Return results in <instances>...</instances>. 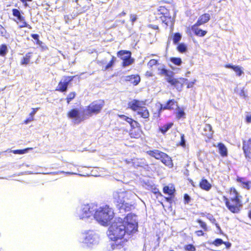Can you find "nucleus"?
<instances>
[{
  "instance_id": "774afa93",
  "label": "nucleus",
  "mask_w": 251,
  "mask_h": 251,
  "mask_svg": "<svg viewBox=\"0 0 251 251\" xmlns=\"http://www.w3.org/2000/svg\"><path fill=\"white\" fill-rule=\"evenodd\" d=\"M126 162L127 163H130V162H131L130 161H128V160H126Z\"/></svg>"
},
{
  "instance_id": "f3484780",
  "label": "nucleus",
  "mask_w": 251,
  "mask_h": 251,
  "mask_svg": "<svg viewBox=\"0 0 251 251\" xmlns=\"http://www.w3.org/2000/svg\"><path fill=\"white\" fill-rule=\"evenodd\" d=\"M125 80L130 81L134 85H137L140 81V77L138 75H131L125 77Z\"/></svg>"
},
{
  "instance_id": "2f4dec72",
  "label": "nucleus",
  "mask_w": 251,
  "mask_h": 251,
  "mask_svg": "<svg viewBox=\"0 0 251 251\" xmlns=\"http://www.w3.org/2000/svg\"><path fill=\"white\" fill-rule=\"evenodd\" d=\"M158 14H162L167 17L168 14V10L164 6H160L157 9Z\"/></svg>"
},
{
  "instance_id": "f8f14e48",
  "label": "nucleus",
  "mask_w": 251,
  "mask_h": 251,
  "mask_svg": "<svg viewBox=\"0 0 251 251\" xmlns=\"http://www.w3.org/2000/svg\"><path fill=\"white\" fill-rule=\"evenodd\" d=\"M145 102L134 100L128 103V106L134 111H138L145 106Z\"/></svg>"
},
{
  "instance_id": "c85d7f7f",
  "label": "nucleus",
  "mask_w": 251,
  "mask_h": 251,
  "mask_svg": "<svg viewBox=\"0 0 251 251\" xmlns=\"http://www.w3.org/2000/svg\"><path fill=\"white\" fill-rule=\"evenodd\" d=\"M118 116L123 120H124L127 123H128L131 126H134L133 125H132V124L133 122L135 123V122L132 119L130 118H129L125 115H119Z\"/></svg>"
},
{
  "instance_id": "6ab92c4d",
  "label": "nucleus",
  "mask_w": 251,
  "mask_h": 251,
  "mask_svg": "<svg viewBox=\"0 0 251 251\" xmlns=\"http://www.w3.org/2000/svg\"><path fill=\"white\" fill-rule=\"evenodd\" d=\"M230 197L228 199L231 201H238L241 200L240 198L241 197L239 194L237 192L236 190L234 188H231L230 191Z\"/></svg>"
},
{
  "instance_id": "7ed1b4c3",
  "label": "nucleus",
  "mask_w": 251,
  "mask_h": 251,
  "mask_svg": "<svg viewBox=\"0 0 251 251\" xmlns=\"http://www.w3.org/2000/svg\"><path fill=\"white\" fill-rule=\"evenodd\" d=\"M136 195L131 191H125L124 189H118L113 192V201L117 204L126 206L130 203L129 201L134 200Z\"/></svg>"
},
{
  "instance_id": "2eb2a0df",
  "label": "nucleus",
  "mask_w": 251,
  "mask_h": 251,
  "mask_svg": "<svg viewBox=\"0 0 251 251\" xmlns=\"http://www.w3.org/2000/svg\"><path fill=\"white\" fill-rule=\"evenodd\" d=\"M213 133L212 126L209 124H205L203 127L202 134L207 136L208 138H211Z\"/></svg>"
},
{
  "instance_id": "1a4fd4ad",
  "label": "nucleus",
  "mask_w": 251,
  "mask_h": 251,
  "mask_svg": "<svg viewBox=\"0 0 251 251\" xmlns=\"http://www.w3.org/2000/svg\"><path fill=\"white\" fill-rule=\"evenodd\" d=\"M223 200L225 201L226 206L227 207L228 209L232 213H238L242 207L241 200H229L228 199H227L225 196L223 197Z\"/></svg>"
},
{
  "instance_id": "4c0bfd02",
  "label": "nucleus",
  "mask_w": 251,
  "mask_h": 251,
  "mask_svg": "<svg viewBox=\"0 0 251 251\" xmlns=\"http://www.w3.org/2000/svg\"><path fill=\"white\" fill-rule=\"evenodd\" d=\"M133 62V59L131 58V57L128 58L127 59L123 60V66L124 67H126L131 65Z\"/></svg>"
},
{
  "instance_id": "f03ea898",
  "label": "nucleus",
  "mask_w": 251,
  "mask_h": 251,
  "mask_svg": "<svg viewBox=\"0 0 251 251\" xmlns=\"http://www.w3.org/2000/svg\"><path fill=\"white\" fill-rule=\"evenodd\" d=\"M114 212L107 205L99 207L97 205V210L94 214V219L101 226H107L114 217Z\"/></svg>"
},
{
  "instance_id": "052dcab7",
  "label": "nucleus",
  "mask_w": 251,
  "mask_h": 251,
  "mask_svg": "<svg viewBox=\"0 0 251 251\" xmlns=\"http://www.w3.org/2000/svg\"><path fill=\"white\" fill-rule=\"evenodd\" d=\"M36 112V110H35L34 109H33V111L32 112H31L30 114V117H33V116L34 115V114H35Z\"/></svg>"
},
{
  "instance_id": "e2e57ef3",
  "label": "nucleus",
  "mask_w": 251,
  "mask_h": 251,
  "mask_svg": "<svg viewBox=\"0 0 251 251\" xmlns=\"http://www.w3.org/2000/svg\"><path fill=\"white\" fill-rule=\"evenodd\" d=\"M4 29L3 27L2 26H1L0 25V32L2 33V30Z\"/></svg>"
},
{
  "instance_id": "4d7b16f0",
  "label": "nucleus",
  "mask_w": 251,
  "mask_h": 251,
  "mask_svg": "<svg viewBox=\"0 0 251 251\" xmlns=\"http://www.w3.org/2000/svg\"><path fill=\"white\" fill-rule=\"evenodd\" d=\"M32 37L37 41H38L39 35L38 34H32Z\"/></svg>"
},
{
  "instance_id": "5fc2aeb1",
  "label": "nucleus",
  "mask_w": 251,
  "mask_h": 251,
  "mask_svg": "<svg viewBox=\"0 0 251 251\" xmlns=\"http://www.w3.org/2000/svg\"><path fill=\"white\" fill-rule=\"evenodd\" d=\"M33 120V117H29V118H28L27 119H26L25 121V124H27L29 122L32 121Z\"/></svg>"
},
{
  "instance_id": "338daca9",
  "label": "nucleus",
  "mask_w": 251,
  "mask_h": 251,
  "mask_svg": "<svg viewBox=\"0 0 251 251\" xmlns=\"http://www.w3.org/2000/svg\"><path fill=\"white\" fill-rule=\"evenodd\" d=\"M216 227L218 228V229H220V226H219L218 225V224H216Z\"/></svg>"
},
{
  "instance_id": "bf43d9fd",
  "label": "nucleus",
  "mask_w": 251,
  "mask_h": 251,
  "mask_svg": "<svg viewBox=\"0 0 251 251\" xmlns=\"http://www.w3.org/2000/svg\"><path fill=\"white\" fill-rule=\"evenodd\" d=\"M224 244L226 245V248L227 249H229L231 246V244L229 242H224Z\"/></svg>"
},
{
  "instance_id": "b1692460",
  "label": "nucleus",
  "mask_w": 251,
  "mask_h": 251,
  "mask_svg": "<svg viewBox=\"0 0 251 251\" xmlns=\"http://www.w3.org/2000/svg\"><path fill=\"white\" fill-rule=\"evenodd\" d=\"M219 149L220 154L222 156H226L227 154V151L226 147L223 143H219L217 146Z\"/></svg>"
},
{
  "instance_id": "39448f33",
  "label": "nucleus",
  "mask_w": 251,
  "mask_h": 251,
  "mask_svg": "<svg viewBox=\"0 0 251 251\" xmlns=\"http://www.w3.org/2000/svg\"><path fill=\"white\" fill-rule=\"evenodd\" d=\"M81 242L88 247L98 244L99 242V236L94 231L89 230L83 233L81 235Z\"/></svg>"
},
{
  "instance_id": "680f3d73",
  "label": "nucleus",
  "mask_w": 251,
  "mask_h": 251,
  "mask_svg": "<svg viewBox=\"0 0 251 251\" xmlns=\"http://www.w3.org/2000/svg\"><path fill=\"white\" fill-rule=\"evenodd\" d=\"M126 15V13L124 11H123L120 14V16H125Z\"/></svg>"
},
{
  "instance_id": "a19ab883",
  "label": "nucleus",
  "mask_w": 251,
  "mask_h": 251,
  "mask_svg": "<svg viewBox=\"0 0 251 251\" xmlns=\"http://www.w3.org/2000/svg\"><path fill=\"white\" fill-rule=\"evenodd\" d=\"M198 223L200 224L201 227L203 228L205 231L207 230V225L206 223L201 220H198L197 221Z\"/></svg>"
},
{
  "instance_id": "20e7f679",
  "label": "nucleus",
  "mask_w": 251,
  "mask_h": 251,
  "mask_svg": "<svg viewBox=\"0 0 251 251\" xmlns=\"http://www.w3.org/2000/svg\"><path fill=\"white\" fill-rule=\"evenodd\" d=\"M97 210V205L94 203L82 205L77 208L76 211V216L80 219L88 218L94 214Z\"/></svg>"
},
{
  "instance_id": "a18cd8bd",
  "label": "nucleus",
  "mask_w": 251,
  "mask_h": 251,
  "mask_svg": "<svg viewBox=\"0 0 251 251\" xmlns=\"http://www.w3.org/2000/svg\"><path fill=\"white\" fill-rule=\"evenodd\" d=\"M224 242L221 239H216L213 242V244L216 246H219L223 244Z\"/></svg>"
},
{
  "instance_id": "c9c22d12",
  "label": "nucleus",
  "mask_w": 251,
  "mask_h": 251,
  "mask_svg": "<svg viewBox=\"0 0 251 251\" xmlns=\"http://www.w3.org/2000/svg\"><path fill=\"white\" fill-rule=\"evenodd\" d=\"M181 36L179 33H175L173 37V42L175 44H177L181 39Z\"/></svg>"
},
{
  "instance_id": "0eeeda50",
  "label": "nucleus",
  "mask_w": 251,
  "mask_h": 251,
  "mask_svg": "<svg viewBox=\"0 0 251 251\" xmlns=\"http://www.w3.org/2000/svg\"><path fill=\"white\" fill-rule=\"evenodd\" d=\"M160 74L166 75L165 79L166 81L171 85L175 87L177 89H181L183 83L186 80H187V79L185 78H180L178 79L174 78L171 75H170L168 71L165 69L161 70Z\"/></svg>"
},
{
  "instance_id": "603ef678",
  "label": "nucleus",
  "mask_w": 251,
  "mask_h": 251,
  "mask_svg": "<svg viewBox=\"0 0 251 251\" xmlns=\"http://www.w3.org/2000/svg\"><path fill=\"white\" fill-rule=\"evenodd\" d=\"M197 236H202L204 234V233L202 232V230H198L195 232Z\"/></svg>"
},
{
  "instance_id": "cd10ccee",
  "label": "nucleus",
  "mask_w": 251,
  "mask_h": 251,
  "mask_svg": "<svg viewBox=\"0 0 251 251\" xmlns=\"http://www.w3.org/2000/svg\"><path fill=\"white\" fill-rule=\"evenodd\" d=\"M12 13L13 16L17 18L19 22L25 19V17L21 14L20 11L17 9H13L12 10Z\"/></svg>"
},
{
  "instance_id": "6e6552de",
  "label": "nucleus",
  "mask_w": 251,
  "mask_h": 251,
  "mask_svg": "<svg viewBox=\"0 0 251 251\" xmlns=\"http://www.w3.org/2000/svg\"><path fill=\"white\" fill-rule=\"evenodd\" d=\"M104 105V101L103 100H99L92 102L85 111V114L87 116H91L93 114L99 113Z\"/></svg>"
},
{
  "instance_id": "423d86ee",
  "label": "nucleus",
  "mask_w": 251,
  "mask_h": 251,
  "mask_svg": "<svg viewBox=\"0 0 251 251\" xmlns=\"http://www.w3.org/2000/svg\"><path fill=\"white\" fill-rule=\"evenodd\" d=\"M147 153L157 159L161 160L163 163L170 168L173 166L171 158L165 153L159 150H155L153 151H147Z\"/></svg>"
},
{
  "instance_id": "a211bd4d",
  "label": "nucleus",
  "mask_w": 251,
  "mask_h": 251,
  "mask_svg": "<svg viewBox=\"0 0 251 251\" xmlns=\"http://www.w3.org/2000/svg\"><path fill=\"white\" fill-rule=\"evenodd\" d=\"M210 16L209 14L208 13H205V14H204L202 15H201L197 22L196 23V24H197V25H203L206 23H207L209 20H210Z\"/></svg>"
},
{
  "instance_id": "9b49d317",
  "label": "nucleus",
  "mask_w": 251,
  "mask_h": 251,
  "mask_svg": "<svg viewBox=\"0 0 251 251\" xmlns=\"http://www.w3.org/2000/svg\"><path fill=\"white\" fill-rule=\"evenodd\" d=\"M74 76H64L59 83L57 90L61 92H66L70 82L73 79Z\"/></svg>"
},
{
  "instance_id": "f257e3e1",
  "label": "nucleus",
  "mask_w": 251,
  "mask_h": 251,
  "mask_svg": "<svg viewBox=\"0 0 251 251\" xmlns=\"http://www.w3.org/2000/svg\"><path fill=\"white\" fill-rule=\"evenodd\" d=\"M137 230L136 216L132 214H128L124 218V221L119 218L109 227L107 235L109 238L116 242L118 240L122 241L123 237L126 233L130 234L135 232Z\"/></svg>"
},
{
  "instance_id": "393cba45",
  "label": "nucleus",
  "mask_w": 251,
  "mask_h": 251,
  "mask_svg": "<svg viewBox=\"0 0 251 251\" xmlns=\"http://www.w3.org/2000/svg\"><path fill=\"white\" fill-rule=\"evenodd\" d=\"M137 112L143 118H148L149 117V112L145 106L138 110Z\"/></svg>"
},
{
  "instance_id": "8fccbe9b",
  "label": "nucleus",
  "mask_w": 251,
  "mask_h": 251,
  "mask_svg": "<svg viewBox=\"0 0 251 251\" xmlns=\"http://www.w3.org/2000/svg\"><path fill=\"white\" fill-rule=\"evenodd\" d=\"M184 199L185 203H188L190 201V197L187 194L184 195Z\"/></svg>"
},
{
  "instance_id": "5701e85b",
  "label": "nucleus",
  "mask_w": 251,
  "mask_h": 251,
  "mask_svg": "<svg viewBox=\"0 0 251 251\" xmlns=\"http://www.w3.org/2000/svg\"><path fill=\"white\" fill-rule=\"evenodd\" d=\"M200 187L205 190L209 191L211 188V185L208 182L206 179H202L200 183Z\"/></svg>"
},
{
  "instance_id": "f704fd0d",
  "label": "nucleus",
  "mask_w": 251,
  "mask_h": 251,
  "mask_svg": "<svg viewBox=\"0 0 251 251\" xmlns=\"http://www.w3.org/2000/svg\"><path fill=\"white\" fill-rule=\"evenodd\" d=\"M32 150V148H27L25 150H14L12 151L15 154H25L28 151Z\"/></svg>"
},
{
  "instance_id": "c03bdc74",
  "label": "nucleus",
  "mask_w": 251,
  "mask_h": 251,
  "mask_svg": "<svg viewBox=\"0 0 251 251\" xmlns=\"http://www.w3.org/2000/svg\"><path fill=\"white\" fill-rule=\"evenodd\" d=\"M75 94L74 92H72L68 95V96L67 98L68 103H69L71 100H72L73 99H74V98L75 97Z\"/></svg>"
},
{
  "instance_id": "ea45409f",
  "label": "nucleus",
  "mask_w": 251,
  "mask_h": 251,
  "mask_svg": "<svg viewBox=\"0 0 251 251\" xmlns=\"http://www.w3.org/2000/svg\"><path fill=\"white\" fill-rule=\"evenodd\" d=\"M177 50L180 52H184L186 50V46L184 44H180L177 47Z\"/></svg>"
},
{
  "instance_id": "4468645a",
  "label": "nucleus",
  "mask_w": 251,
  "mask_h": 251,
  "mask_svg": "<svg viewBox=\"0 0 251 251\" xmlns=\"http://www.w3.org/2000/svg\"><path fill=\"white\" fill-rule=\"evenodd\" d=\"M177 106L176 102L174 100H170L168 101V102L165 104L162 105L161 104V107L159 110V112H160L162 110H165V109H169V110H172L174 109L175 107Z\"/></svg>"
},
{
  "instance_id": "09e8293b",
  "label": "nucleus",
  "mask_w": 251,
  "mask_h": 251,
  "mask_svg": "<svg viewBox=\"0 0 251 251\" xmlns=\"http://www.w3.org/2000/svg\"><path fill=\"white\" fill-rule=\"evenodd\" d=\"M19 22H20V25H19L20 28H23L25 26H28L27 24L25 21V19L23 20V21H20Z\"/></svg>"
},
{
  "instance_id": "6e6d98bb",
  "label": "nucleus",
  "mask_w": 251,
  "mask_h": 251,
  "mask_svg": "<svg viewBox=\"0 0 251 251\" xmlns=\"http://www.w3.org/2000/svg\"><path fill=\"white\" fill-rule=\"evenodd\" d=\"M246 121L248 123H251V115H249L247 116Z\"/></svg>"
},
{
  "instance_id": "58836bf2",
  "label": "nucleus",
  "mask_w": 251,
  "mask_h": 251,
  "mask_svg": "<svg viewBox=\"0 0 251 251\" xmlns=\"http://www.w3.org/2000/svg\"><path fill=\"white\" fill-rule=\"evenodd\" d=\"M171 61L172 63L176 65H180L182 62L181 59L180 58L173 57L171 58Z\"/></svg>"
},
{
  "instance_id": "de8ad7c7",
  "label": "nucleus",
  "mask_w": 251,
  "mask_h": 251,
  "mask_svg": "<svg viewBox=\"0 0 251 251\" xmlns=\"http://www.w3.org/2000/svg\"><path fill=\"white\" fill-rule=\"evenodd\" d=\"M157 62V61L155 59H151L148 63V65L149 67H151L153 66L156 65Z\"/></svg>"
},
{
  "instance_id": "3c124183",
  "label": "nucleus",
  "mask_w": 251,
  "mask_h": 251,
  "mask_svg": "<svg viewBox=\"0 0 251 251\" xmlns=\"http://www.w3.org/2000/svg\"><path fill=\"white\" fill-rule=\"evenodd\" d=\"M196 81V80L194 79L193 81L189 82L187 84V88H192Z\"/></svg>"
},
{
  "instance_id": "c756f323",
  "label": "nucleus",
  "mask_w": 251,
  "mask_h": 251,
  "mask_svg": "<svg viewBox=\"0 0 251 251\" xmlns=\"http://www.w3.org/2000/svg\"><path fill=\"white\" fill-rule=\"evenodd\" d=\"M173 124L172 123H168L160 128V130L163 134L165 133L173 126Z\"/></svg>"
},
{
  "instance_id": "13d9d810",
  "label": "nucleus",
  "mask_w": 251,
  "mask_h": 251,
  "mask_svg": "<svg viewBox=\"0 0 251 251\" xmlns=\"http://www.w3.org/2000/svg\"><path fill=\"white\" fill-rule=\"evenodd\" d=\"M181 145L182 146H184L185 145V141L184 139V135L181 136Z\"/></svg>"
},
{
  "instance_id": "864d4df0",
  "label": "nucleus",
  "mask_w": 251,
  "mask_h": 251,
  "mask_svg": "<svg viewBox=\"0 0 251 251\" xmlns=\"http://www.w3.org/2000/svg\"><path fill=\"white\" fill-rule=\"evenodd\" d=\"M239 95L241 97H243L244 98H246L247 96L244 89L241 90Z\"/></svg>"
},
{
  "instance_id": "49530a36",
  "label": "nucleus",
  "mask_w": 251,
  "mask_h": 251,
  "mask_svg": "<svg viewBox=\"0 0 251 251\" xmlns=\"http://www.w3.org/2000/svg\"><path fill=\"white\" fill-rule=\"evenodd\" d=\"M115 58L114 56H113L112 60L106 65V66L105 67V69L107 70V69L110 68V67H111L112 66V65H113V64H114V62H115Z\"/></svg>"
},
{
  "instance_id": "a878e982",
  "label": "nucleus",
  "mask_w": 251,
  "mask_h": 251,
  "mask_svg": "<svg viewBox=\"0 0 251 251\" xmlns=\"http://www.w3.org/2000/svg\"><path fill=\"white\" fill-rule=\"evenodd\" d=\"M237 181L241 183L242 187L247 189H249L251 187V182L245 181L243 178H238Z\"/></svg>"
},
{
  "instance_id": "69168bd1",
  "label": "nucleus",
  "mask_w": 251,
  "mask_h": 251,
  "mask_svg": "<svg viewBox=\"0 0 251 251\" xmlns=\"http://www.w3.org/2000/svg\"><path fill=\"white\" fill-rule=\"evenodd\" d=\"M27 25H28V26H26V27H28V28H29V29H31V26L30 25H29L28 24H27Z\"/></svg>"
},
{
  "instance_id": "72a5a7b5",
  "label": "nucleus",
  "mask_w": 251,
  "mask_h": 251,
  "mask_svg": "<svg viewBox=\"0 0 251 251\" xmlns=\"http://www.w3.org/2000/svg\"><path fill=\"white\" fill-rule=\"evenodd\" d=\"M67 174V175H77V174L75 173L64 172V171H58V172L47 173V174H51V175H59V174Z\"/></svg>"
},
{
  "instance_id": "37998d69",
  "label": "nucleus",
  "mask_w": 251,
  "mask_h": 251,
  "mask_svg": "<svg viewBox=\"0 0 251 251\" xmlns=\"http://www.w3.org/2000/svg\"><path fill=\"white\" fill-rule=\"evenodd\" d=\"M137 19V15L134 14H131L130 15V20L131 22L132 25H133Z\"/></svg>"
},
{
  "instance_id": "aec40b11",
  "label": "nucleus",
  "mask_w": 251,
  "mask_h": 251,
  "mask_svg": "<svg viewBox=\"0 0 251 251\" xmlns=\"http://www.w3.org/2000/svg\"><path fill=\"white\" fill-rule=\"evenodd\" d=\"M199 25H197V24H195L192 26L191 29L195 33L196 35L201 37L204 36L207 32L199 28L198 26Z\"/></svg>"
},
{
  "instance_id": "4be33fe9",
  "label": "nucleus",
  "mask_w": 251,
  "mask_h": 251,
  "mask_svg": "<svg viewBox=\"0 0 251 251\" xmlns=\"http://www.w3.org/2000/svg\"><path fill=\"white\" fill-rule=\"evenodd\" d=\"M118 56L123 60H126L131 57V53L126 50H121L118 52Z\"/></svg>"
},
{
  "instance_id": "ddd939ff",
  "label": "nucleus",
  "mask_w": 251,
  "mask_h": 251,
  "mask_svg": "<svg viewBox=\"0 0 251 251\" xmlns=\"http://www.w3.org/2000/svg\"><path fill=\"white\" fill-rule=\"evenodd\" d=\"M243 149L246 158H250L251 153V138L247 141L243 142Z\"/></svg>"
},
{
  "instance_id": "bb28decb",
  "label": "nucleus",
  "mask_w": 251,
  "mask_h": 251,
  "mask_svg": "<svg viewBox=\"0 0 251 251\" xmlns=\"http://www.w3.org/2000/svg\"><path fill=\"white\" fill-rule=\"evenodd\" d=\"M175 191V187L173 186H171L170 187L166 186L163 188V192L170 196L172 195L174 193Z\"/></svg>"
},
{
  "instance_id": "e433bc0d",
  "label": "nucleus",
  "mask_w": 251,
  "mask_h": 251,
  "mask_svg": "<svg viewBox=\"0 0 251 251\" xmlns=\"http://www.w3.org/2000/svg\"><path fill=\"white\" fill-rule=\"evenodd\" d=\"M185 115V112L184 111L180 108L178 109L177 112L176 113V117L178 119H180L181 118H184Z\"/></svg>"
},
{
  "instance_id": "412c9836",
  "label": "nucleus",
  "mask_w": 251,
  "mask_h": 251,
  "mask_svg": "<svg viewBox=\"0 0 251 251\" xmlns=\"http://www.w3.org/2000/svg\"><path fill=\"white\" fill-rule=\"evenodd\" d=\"M125 240L120 241L119 242H115V244H113L112 245L113 251H125L123 246Z\"/></svg>"
},
{
  "instance_id": "0e129e2a",
  "label": "nucleus",
  "mask_w": 251,
  "mask_h": 251,
  "mask_svg": "<svg viewBox=\"0 0 251 251\" xmlns=\"http://www.w3.org/2000/svg\"><path fill=\"white\" fill-rule=\"evenodd\" d=\"M249 217L250 219H251V211H250L249 213Z\"/></svg>"
},
{
  "instance_id": "7c9ffc66",
  "label": "nucleus",
  "mask_w": 251,
  "mask_h": 251,
  "mask_svg": "<svg viewBox=\"0 0 251 251\" xmlns=\"http://www.w3.org/2000/svg\"><path fill=\"white\" fill-rule=\"evenodd\" d=\"M30 59V53L25 54V56L21 60V64L22 65H27L29 63Z\"/></svg>"
},
{
  "instance_id": "79ce46f5",
  "label": "nucleus",
  "mask_w": 251,
  "mask_h": 251,
  "mask_svg": "<svg viewBox=\"0 0 251 251\" xmlns=\"http://www.w3.org/2000/svg\"><path fill=\"white\" fill-rule=\"evenodd\" d=\"M184 249L185 250L188 251H195L196 250L195 247L191 244L185 246Z\"/></svg>"
},
{
  "instance_id": "9d476101",
  "label": "nucleus",
  "mask_w": 251,
  "mask_h": 251,
  "mask_svg": "<svg viewBox=\"0 0 251 251\" xmlns=\"http://www.w3.org/2000/svg\"><path fill=\"white\" fill-rule=\"evenodd\" d=\"M68 116L73 120L74 124H79L84 120L86 117L84 115H81L79 110L77 109H74L68 113Z\"/></svg>"
},
{
  "instance_id": "dca6fc26",
  "label": "nucleus",
  "mask_w": 251,
  "mask_h": 251,
  "mask_svg": "<svg viewBox=\"0 0 251 251\" xmlns=\"http://www.w3.org/2000/svg\"><path fill=\"white\" fill-rule=\"evenodd\" d=\"M226 68H230L233 70V71L236 73L237 76H240L244 74L243 70L242 67L239 66H233L230 64H227L225 65Z\"/></svg>"
},
{
  "instance_id": "473e14b6",
  "label": "nucleus",
  "mask_w": 251,
  "mask_h": 251,
  "mask_svg": "<svg viewBox=\"0 0 251 251\" xmlns=\"http://www.w3.org/2000/svg\"><path fill=\"white\" fill-rule=\"evenodd\" d=\"M7 52V48L5 45H2L0 46V55L4 56Z\"/></svg>"
}]
</instances>
